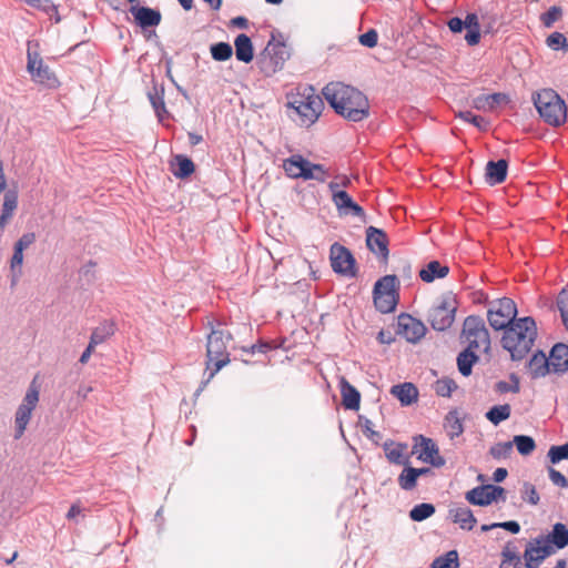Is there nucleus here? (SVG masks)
Instances as JSON below:
<instances>
[{
	"label": "nucleus",
	"mask_w": 568,
	"mask_h": 568,
	"mask_svg": "<svg viewBox=\"0 0 568 568\" xmlns=\"http://www.w3.org/2000/svg\"><path fill=\"white\" fill-rule=\"evenodd\" d=\"M115 332L114 324L111 322H103L95 327L91 334L90 341L92 344L99 345L110 338Z\"/></svg>",
	"instance_id": "37"
},
{
	"label": "nucleus",
	"mask_w": 568,
	"mask_h": 568,
	"mask_svg": "<svg viewBox=\"0 0 568 568\" xmlns=\"http://www.w3.org/2000/svg\"><path fill=\"white\" fill-rule=\"evenodd\" d=\"M448 518L463 530H471L477 524V519L468 507L455 506L449 508Z\"/></svg>",
	"instance_id": "22"
},
{
	"label": "nucleus",
	"mask_w": 568,
	"mask_h": 568,
	"mask_svg": "<svg viewBox=\"0 0 568 568\" xmlns=\"http://www.w3.org/2000/svg\"><path fill=\"white\" fill-rule=\"evenodd\" d=\"M499 498L505 499V489L500 486H479L466 493V500L478 506H488Z\"/></svg>",
	"instance_id": "18"
},
{
	"label": "nucleus",
	"mask_w": 568,
	"mask_h": 568,
	"mask_svg": "<svg viewBox=\"0 0 568 568\" xmlns=\"http://www.w3.org/2000/svg\"><path fill=\"white\" fill-rule=\"evenodd\" d=\"M460 341L470 349L487 352L490 347L489 332L484 320L477 315L467 316L463 323Z\"/></svg>",
	"instance_id": "7"
},
{
	"label": "nucleus",
	"mask_w": 568,
	"mask_h": 568,
	"mask_svg": "<svg viewBox=\"0 0 568 568\" xmlns=\"http://www.w3.org/2000/svg\"><path fill=\"white\" fill-rule=\"evenodd\" d=\"M476 349L466 348L457 357L458 369L462 375L468 376L471 373L473 365L477 362Z\"/></svg>",
	"instance_id": "36"
},
{
	"label": "nucleus",
	"mask_w": 568,
	"mask_h": 568,
	"mask_svg": "<svg viewBox=\"0 0 568 568\" xmlns=\"http://www.w3.org/2000/svg\"><path fill=\"white\" fill-rule=\"evenodd\" d=\"M444 428L450 439L459 437L464 433L463 420L457 410H450L445 416Z\"/></svg>",
	"instance_id": "34"
},
{
	"label": "nucleus",
	"mask_w": 568,
	"mask_h": 568,
	"mask_svg": "<svg viewBox=\"0 0 568 568\" xmlns=\"http://www.w3.org/2000/svg\"><path fill=\"white\" fill-rule=\"evenodd\" d=\"M417 473L414 467H405L397 478L398 486L403 490H413L417 486Z\"/></svg>",
	"instance_id": "38"
},
{
	"label": "nucleus",
	"mask_w": 568,
	"mask_h": 568,
	"mask_svg": "<svg viewBox=\"0 0 568 568\" xmlns=\"http://www.w3.org/2000/svg\"><path fill=\"white\" fill-rule=\"evenodd\" d=\"M456 301L452 295L444 296L428 313V322L436 331H445L455 320Z\"/></svg>",
	"instance_id": "12"
},
{
	"label": "nucleus",
	"mask_w": 568,
	"mask_h": 568,
	"mask_svg": "<svg viewBox=\"0 0 568 568\" xmlns=\"http://www.w3.org/2000/svg\"><path fill=\"white\" fill-rule=\"evenodd\" d=\"M562 10L558 6H552L547 12L541 14V22L545 27L550 28L556 21L561 18Z\"/></svg>",
	"instance_id": "49"
},
{
	"label": "nucleus",
	"mask_w": 568,
	"mask_h": 568,
	"mask_svg": "<svg viewBox=\"0 0 568 568\" xmlns=\"http://www.w3.org/2000/svg\"><path fill=\"white\" fill-rule=\"evenodd\" d=\"M449 272V267L442 265L438 261L429 262L419 272V277L426 283L433 282L435 278H444Z\"/></svg>",
	"instance_id": "33"
},
{
	"label": "nucleus",
	"mask_w": 568,
	"mask_h": 568,
	"mask_svg": "<svg viewBox=\"0 0 568 568\" xmlns=\"http://www.w3.org/2000/svg\"><path fill=\"white\" fill-rule=\"evenodd\" d=\"M548 473H549L550 480L556 486H559V487H567L568 486L567 478L560 471L556 470L555 468H549Z\"/></svg>",
	"instance_id": "57"
},
{
	"label": "nucleus",
	"mask_w": 568,
	"mask_h": 568,
	"mask_svg": "<svg viewBox=\"0 0 568 568\" xmlns=\"http://www.w3.org/2000/svg\"><path fill=\"white\" fill-rule=\"evenodd\" d=\"M130 12L135 22L143 29L159 26L162 19L159 10L139 4L132 6Z\"/></svg>",
	"instance_id": "21"
},
{
	"label": "nucleus",
	"mask_w": 568,
	"mask_h": 568,
	"mask_svg": "<svg viewBox=\"0 0 568 568\" xmlns=\"http://www.w3.org/2000/svg\"><path fill=\"white\" fill-rule=\"evenodd\" d=\"M417 459L423 463L430 464L434 467H442L445 465V459L439 455V449L436 443L428 437L418 435L414 437L413 452Z\"/></svg>",
	"instance_id": "14"
},
{
	"label": "nucleus",
	"mask_w": 568,
	"mask_h": 568,
	"mask_svg": "<svg viewBox=\"0 0 568 568\" xmlns=\"http://www.w3.org/2000/svg\"><path fill=\"white\" fill-rule=\"evenodd\" d=\"M322 97L312 85L297 88L288 105L298 114L301 124L310 126L318 120L324 110Z\"/></svg>",
	"instance_id": "4"
},
{
	"label": "nucleus",
	"mask_w": 568,
	"mask_h": 568,
	"mask_svg": "<svg viewBox=\"0 0 568 568\" xmlns=\"http://www.w3.org/2000/svg\"><path fill=\"white\" fill-rule=\"evenodd\" d=\"M508 163L501 159L497 162L489 161L486 165V181L490 185L500 184L506 180Z\"/></svg>",
	"instance_id": "27"
},
{
	"label": "nucleus",
	"mask_w": 568,
	"mask_h": 568,
	"mask_svg": "<svg viewBox=\"0 0 568 568\" xmlns=\"http://www.w3.org/2000/svg\"><path fill=\"white\" fill-rule=\"evenodd\" d=\"M172 166V173L179 179L190 176L195 170L193 161L184 155H176Z\"/></svg>",
	"instance_id": "35"
},
{
	"label": "nucleus",
	"mask_w": 568,
	"mask_h": 568,
	"mask_svg": "<svg viewBox=\"0 0 568 568\" xmlns=\"http://www.w3.org/2000/svg\"><path fill=\"white\" fill-rule=\"evenodd\" d=\"M211 54L215 61H226L232 57L233 49L227 42H219L211 45Z\"/></svg>",
	"instance_id": "44"
},
{
	"label": "nucleus",
	"mask_w": 568,
	"mask_h": 568,
	"mask_svg": "<svg viewBox=\"0 0 568 568\" xmlns=\"http://www.w3.org/2000/svg\"><path fill=\"white\" fill-rule=\"evenodd\" d=\"M231 24L236 28L245 29L248 26V21L245 17H235L231 20Z\"/></svg>",
	"instance_id": "64"
},
{
	"label": "nucleus",
	"mask_w": 568,
	"mask_h": 568,
	"mask_svg": "<svg viewBox=\"0 0 568 568\" xmlns=\"http://www.w3.org/2000/svg\"><path fill=\"white\" fill-rule=\"evenodd\" d=\"M82 513V509L78 503L72 504L69 511L67 513L68 519H74L77 516H79Z\"/></svg>",
	"instance_id": "63"
},
{
	"label": "nucleus",
	"mask_w": 568,
	"mask_h": 568,
	"mask_svg": "<svg viewBox=\"0 0 568 568\" xmlns=\"http://www.w3.org/2000/svg\"><path fill=\"white\" fill-rule=\"evenodd\" d=\"M519 454L527 456L536 449V443L532 437L526 435H516L514 442Z\"/></svg>",
	"instance_id": "43"
},
{
	"label": "nucleus",
	"mask_w": 568,
	"mask_h": 568,
	"mask_svg": "<svg viewBox=\"0 0 568 568\" xmlns=\"http://www.w3.org/2000/svg\"><path fill=\"white\" fill-rule=\"evenodd\" d=\"M378 34L374 29L359 36L358 41L362 45L367 48H374L377 44Z\"/></svg>",
	"instance_id": "55"
},
{
	"label": "nucleus",
	"mask_w": 568,
	"mask_h": 568,
	"mask_svg": "<svg viewBox=\"0 0 568 568\" xmlns=\"http://www.w3.org/2000/svg\"><path fill=\"white\" fill-rule=\"evenodd\" d=\"M511 449H513L511 442L499 443L490 448V454L494 458L499 459L501 457H507L511 453Z\"/></svg>",
	"instance_id": "54"
},
{
	"label": "nucleus",
	"mask_w": 568,
	"mask_h": 568,
	"mask_svg": "<svg viewBox=\"0 0 568 568\" xmlns=\"http://www.w3.org/2000/svg\"><path fill=\"white\" fill-rule=\"evenodd\" d=\"M366 245L383 262H387L389 255L388 237L383 230L368 226L366 229Z\"/></svg>",
	"instance_id": "19"
},
{
	"label": "nucleus",
	"mask_w": 568,
	"mask_h": 568,
	"mask_svg": "<svg viewBox=\"0 0 568 568\" xmlns=\"http://www.w3.org/2000/svg\"><path fill=\"white\" fill-rule=\"evenodd\" d=\"M27 59V70L34 83L47 89L60 87V81L55 73L44 63L39 52L32 50L30 44L28 45Z\"/></svg>",
	"instance_id": "10"
},
{
	"label": "nucleus",
	"mask_w": 568,
	"mask_h": 568,
	"mask_svg": "<svg viewBox=\"0 0 568 568\" xmlns=\"http://www.w3.org/2000/svg\"><path fill=\"white\" fill-rule=\"evenodd\" d=\"M310 161L304 159L300 154L292 155L291 158L283 161V169L287 176L292 179H303L306 176V168H308Z\"/></svg>",
	"instance_id": "25"
},
{
	"label": "nucleus",
	"mask_w": 568,
	"mask_h": 568,
	"mask_svg": "<svg viewBox=\"0 0 568 568\" xmlns=\"http://www.w3.org/2000/svg\"><path fill=\"white\" fill-rule=\"evenodd\" d=\"M549 364L552 373H564L568 369V346L556 344L549 354Z\"/></svg>",
	"instance_id": "26"
},
{
	"label": "nucleus",
	"mask_w": 568,
	"mask_h": 568,
	"mask_svg": "<svg viewBox=\"0 0 568 568\" xmlns=\"http://www.w3.org/2000/svg\"><path fill=\"white\" fill-rule=\"evenodd\" d=\"M396 333L407 342L417 343L425 336L426 326L422 321L403 313L397 317Z\"/></svg>",
	"instance_id": "17"
},
{
	"label": "nucleus",
	"mask_w": 568,
	"mask_h": 568,
	"mask_svg": "<svg viewBox=\"0 0 568 568\" xmlns=\"http://www.w3.org/2000/svg\"><path fill=\"white\" fill-rule=\"evenodd\" d=\"M339 390L343 406L346 409L357 410L361 404V394L345 377L339 379Z\"/></svg>",
	"instance_id": "24"
},
{
	"label": "nucleus",
	"mask_w": 568,
	"mask_h": 568,
	"mask_svg": "<svg viewBox=\"0 0 568 568\" xmlns=\"http://www.w3.org/2000/svg\"><path fill=\"white\" fill-rule=\"evenodd\" d=\"M211 333L206 342L205 372H209L206 382H210L224 366L230 363V353L227 343L232 339V334L224 329H215L213 323L209 322Z\"/></svg>",
	"instance_id": "3"
},
{
	"label": "nucleus",
	"mask_w": 568,
	"mask_h": 568,
	"mask_svg": "<svg viewBox=\"0 0 568 568\" xmlns=\"http://www.w3.org/2000/svg\"><path fill=\"white\" fill-rule=\"evenodd\" d=\"M430 568H459L458 552L449 550L445 555L436 558Z\"/></svg>",
	"instance_id": "40"
},
{
	"label": "nucleus",
	"mask_w": 568,
	"mask_h": 568,
	"mask_svg": "<svg viewBox=\"0 0 568 568\" xmlns=\"http://www.w3.org/2000/svg\"><path fill=\"white\" fill-rule=\"evenodd\" d=\"M434 388H435V392L437 395L443 396V397H449L452 395L453 390H455L457 388V385L450 378H442L435 383Z\"/></svg>",
	"instance_id": "47"
},
{
	"label": "nucleus",
	"mask_w": 568,
	"mask_h": 568,
	"mask_svg": "<svg viewBox=\"0 0 568 568\" xmlns=\"http://www.w3.org/2000/svg\"><path fill=\"white\" fill-rule=\"evenodd\" d=\"M40 398V385L37 377L32 379L29 388L22 399V403L17 408L14 414V438L19 439L23 436L29 422L31 420L32 413L38 406Z\"/></svg>",
	"instance_id": "9"
},
{
	"label": "nucleus",
	"mask_w": 568,
	"mask_h": 568,
	"mask_svg": "<svg viewBox=\"0 0 568 568\" xmlns=\"http://www.w3.org/2000/svg\"><path fill=\"white\" fill-rule=\"evenodd\" d=\"M534 104L540 118L552 126H559L566 122L567 108L565 101L551 89H544L534 97Z\"/></svg>",
	"instance_id": "5"
},
{
	"label": "nucleus",
	"mask_w": 568,
	"mask_h": 568,
	"mask_svg": "<svg viewBox=\"0 0 568 568\" xmlns=\"http://www.w3.org/2000/svg\"><path fill=\"white\" fill-rule=\"evenodd\" d=\"M511 414V407L509 404L493 406L487 413L486 418L494 425L508 419Z\"/></svg>",
	"instance_id": "39"
},
{
	"label": "nucleus",
	"mask_w": 568,
	"mask_h": 568,
	"mask_svg": "<svg viewBox=\"0 0 568 568\" xmlns=\"http://www.w3.org/2000/svg\"><path fill=\"white\" fill-rule=\"evenodd\" d=\"M554 554L555 547L539 536L526 545L524 551L525 566L526 568H538L547 557Z\"/></svg>",
	"instance_id": "16"
},
{
	"label": "nucleus",
	"mask_w": 568,
	"mask_h": 568,
	"mask_svg": "<svg viewBox=\"0 0 568 568\" xmlns=\"http://www.w3.org/2000/svg\"><path fill=\"white\" fill-rule=\"evenodd\" d=\"M306 176L305 180H315L317 182H325L328 178V172L322 164H315L310 162L308 168H306Z\"/></svg>",
	"instance_id": "45"
},
{
	"label": "nucleus",
	"mask_w": 568,
	"mask_h": 568,
	"mask_svg": "<svg viewBox=\"0 0 568 568\" xmlns=\"http://www.w3.org/2000/svg\"><path fill=\"white\" fill-rule=\"evenodd\" d=\"M322 95L334 112L349 122H362L371 114L368 98L357 88L333 81L322 89Z\"/></svg>",
	"instance_id": "1"
},
{
	"label": "nucleus",
	"mask_w": 568,
	"mask_h": 568,
	"mask_svg": "<svg viewBox=\"0 0 568 568\" xmlns=\"http://www.w3.org/2000/svg\"><path fill=\"white\" fill-rule=\"evenodd\" d=\"M399 282L396 275H385L379 278L373 291L375 307L386 314L395 310L398 301Z\"/></svg>",
	"instance_id": "8"
},
{
	"label": "nucleus",
	"mask_w": 568,
	"mask_h": 568,
	"mask_svg": "<svg viewBox=\"0 0 568 568\" xmlns=\"http://www.w3.org/2000/svg\"><path fill=\"white\" fill-rule=\"evenodd\" d=\"M528 372L532 378L544 377L551 373L549 358L542 352L535 353L528 362Z\"/></svg>",
	"instance_id": "28"
},
{
	"label": "nucleus",
	"mask_w": 568,
	"mask_h": 568,
	"mask_svg": "<svg viewBox=\"0 0 568 568\" xmlns=\"http://www.w3.org/2000/svg\"><path fill=\"white\" fill-rule=\"evenodd\" d=\"M329 260L335 273L353 277L356 275L355 258L345 246L334 243L329 250Z\"/></svg>",
	"instance_id": "15"
},
{
	"label": "nucleus",
	"mask_w": 568,
	"mask_h": 568,
	"mask_svg": "<svg viewBox=\"0 0 568 568\" xmlns=\"http://www.w3.org/2000/svg\"><path fill=\"white\" fill-rule=\"evenodd\" d=\"M496 386H497V390H499L500 393H506V392L518 393L519 392L518 384H516L514 387H511L506 382H499V383H497Z\"/></svg>",
	"instance_id": "61"
},
{
	"label": "nucleus",
	"mask_w": 568,
	"mask_h": 568,
	"mask_svg": "<svg viewBox=\"0 0 568 568\" xmlns=\"http://www.w3.org/2000/svg\"><path fill=\"white\" fill-rule=\"evenodd\" d=\"M548 457L552 464L568 458V443L561 446H551L548 450Z\"/></svg>",
	"instance_id": "50"
},
{
	"label": "nucleus",
	"mask_w": 568,
	"mask_h": 568,
	"mask_svg": "<svg viewBox=\"0 0 568 568\" xmlns=\"http://www.w3.org/2000/svg\"><path fill=\"white\" fill-rule=\"evenodd\" d=\"M516 303L508 297H501L489 303L487 310V320L495 331L505 329L517 321Z\"/></svg>",
	"instance_id": "11"
},
{
	"label": "nucleus",
	"mask_w": 568,
	"mask_h": 568,
	"mask_svg": "<svg viewBox=\"0 0 568 568\" xmlns=\"http://www.w3.org/2000/svg\"><path fill=\"white\" fill-rule=\"evenodd\" d=\"M525 494L527 495V501L531 505H537L539 503V495L535 488V486L530 484L525 485Z\"/></svg>",
	"instance_id": "59"
},
{
	"label": "nucleus",
	"mask_w": 568,
	"mask_h": 568,
	"mask_svg": "<svg viewBox=\"0 0 568 568\" xmlns=\"http://www.w3.org/2000/svg\"><path fill=\"white\" fill-rule=\"evenodd\" d=\"M387 459L394 464H404L403 455L405 446L400 444H385L384 446Z\"/></svg>",
	"instance_id": "46"
},
{
	"label": "nucleus",
	"mask_w": 568,
	"mask_h": 568,
	"mask_svg": "<svg viewBox=\"0 0 568 568\" xmlns=\"http://www.w3.org/2000/svg\"><path fill=\"white\" fill-rule=\"evenodd\" d=\"M458 116L462 120L474 124L475 126H477L480 130L487 129L488 123L486 122V120L483 116L473 114L470 111L459 112Z\"/></svg>",
	"instance_id": "51"
},
{
	"label": "nucleus",
	"mask_w": 568,
	"mask_h": 568,
	"mask_svg": "<svg viewBox=\"0 0 568 568\" xmlns=\"http://www.w3.org/2000/svg\"><path fill=\"white\" fill-rule=\"evenodd\" d=\"M504 331L503 347L510 353L513 361H520L531 351L537 337L536 322L530 316L517 318Z\"/></svg>",
	"instance_id": "2"
},
{
	"label": "nucleus",
	"mask_w": 568,
	"mask_h": 568,
	"mask_svg": "<svg viewBox=\"0 0 568 568\" xmlns=\"http://www.w3.org/2000/svg\"><path fill=\"white\" fill-rule=\"evenodd\" d=\"M36 8L45 11L51 18L54 17L55 22H60L58 8L53 2H31Z\"/></svg>",
	"instance_id": "56"
},
{
	"label": "nucleus",
	"mask_w": 568,
	"mask_h": 568,
	"mask_svg": "<svg viewBox=\"0 0 568 568\" xmlns=\"http://www.w3.org/2000/svg\"><path fill=\"white\" fill-rule=\"evenodd\" d=\"M447 26L454 33H460L466 29L465 40L468 45L475 47L480 42V23L476 13H467L464 20L458 17L450 18Z\"/></svg>",
	"instance_id": "13"
},
{
	"label": "nucleus",
	"mask_w": 568,
	"mask_h": 568,
	"mask_svg": "<svg viewBox=\"0 0 568 568\" xmlns=\"http://www.w3.org/2000/svg\"><path fill=\"white\" fill-rule=\"evenodd\" d=\"M95 344H92V342L90 341L89 342V345L88 347L85 348V351L82 353L81 357H80V363L81 364H87L91 354L93 353L94 348H95Z\"/></svg>",
	"instance_id": "62"
},
{
	"label": "nucleus",
	"mask_w": 568,
	"mask_h": 568,
	"mask_svg": "<svg viewBox=\"0 0 568 568\" xmlns=\"http://www.w3.org/2000/svg\"><path fill=\"white\" fill-rule=\"evenodd\" d=\"M235 57L239 61L250 63L254 58L253 43L248 36L241 33L234 40Z\"/></svg>",
	"instance_id": "29"
},
{
	"label": "nucleus",
	"mask_w": 568,
	"mask_h": 568,
	"mask_svg": "<svg viewBox=\"0 0 568 568\" xmlns=\"http://www.w3.org/2000/svg\"><path fill=\"white\" fill-rule=\"evenodd\" d=\"M351 179L346 175H339L336 176L334 181L328 183V190L331 191L332 195L336 192H345L342 190L343 187H348L351 185Z\"/></svg>",
	"instance_id": "53"
},
{
	"label": "nucleus",
	"mask_w": 568,
	"mask_h": 568,
	"mask_svg": "<svg viewBox=\"0 0 568 568\" xmlns=\"http://www.w3.org/2000/svg\"><path fill=\"white\" fill-rule=\"evenodd\" d=\"M288 58L290 52L286 44L282 41H276L275 37L272 36L264 50L260 53L256 64L265 77H272L283 69Z\"/></svg>",
	"instance_id": "6"
},
{
	"label": "nucleus",
	"mask_w": 568,
	"mask_h": 568,
	"mask_svg": "<svg viewBox=\"0 0 568 568\" xmlns=\"http://www.w3.org/2000/svg\"><path fill=\"white\" fill-rule=\"evenodd\" d=\"M509 97L505 93L481 94L473 100V106L479 111L490 112L501 103H508Z\"/></svg>",
	"instance_id": "23"
},
{
	"label": "nucleus",
	"mask_w": 568,
	"mask_h": 568,
	"mask_svg": "<svg viewBox=\"0 0 568 568\" xmlns=\"http://www.w3.org/2000/svg\"><path fill=\"white\" fill-rule=\"evenodd\" d=\"M390 393L397 397L404 406L416 402L418 397V390L412 383L395 385L392 387Z\"/></svg>",
	"instance_id": "32"
},
{
	"label": "nucleus",
	"mask_w": 568,
	"mask_h": 568,
	"mask_svg": "<svg viewBox=\"0 0 568 568\" xmlns=\"http://www.w3.org/2000/svg\"><path fill=\"white\" fill-rule=\"evenodd\" d=\"M332 202L342 215L352 214L361 219L366 216L363 207L354 202L347 192H336L332 195Z\"/></svg>",
	"instance_id": "20"
},
{
	"label": "nucleus",
	"mask_w": 568,
	"mask_h": 568,
	"mask_svg": "<svg viewBox=\"0 0 568 568\" xmlns=\"http://www.w3.org/2000/svg\"><path fill=\"white\" fill-rule=\"evenodd\" d=\"M498 528H504L508 531H510L511 534H518L519 530H520V526L517 521H504V523H498Z\"/></svg>",
	"instance_id": "60"
},
{
	"label": "nucleus",
	"mask_w": 568,
	"mask_h": 568,
	"mask_svg": "<svg viewBox=\"0 0 568 568\" xmlns=\"http://www.w3.org/2000/svg\"><path fill=\"white\" fill-rule=\"evenodd\" d=\"M547 45L552 50L564 49L568 51V41L567 38L560 32H552L546 39Z\"/></svg>",
	"instance_id": "48"
},
{
	"label": "nucleus",
	"mask_w": 568,
	"mask_h": 568,
	"mask_svg": "<svg viewBox=\"0 0 568 568\" xmlns=\"http://www.w3.org/2000/svg\"><path fill=\"white\" fill-rule=\"evenodd\" d=\"M36 241V234L32 233V232H29V233H26L23 234L17 242L14 245L26 250L27 247H29L31 244H33Z\"/></svg>",
	"instance_id": "58"
},
{
	"label": "nucleus",
	"mask_w": 568,
	"mask_h": 568,
	"mask_svg": "<svg viewBox=\"0 0 568 568\" xmlns=\"http://www.w3.org/2000/svg\"><path fill=\"white\" fill-rule=\"evenodd\" d=\"M435 514V507L432 504L423 503L416 505L410 511L409 517L414 521H423Z\"/></svg>",
	"instance_id": "42"
},
{
	"label": "nucleus",
	"mask_w": 568,
	"mask_h": 568,
	"mask_svg": "<svg viewBox=\"0 0 568 568\" xmlns=\"http://www.w3.org/2000/svg\"><path fill=\"white\" fill-rule=\"evenodd\" d=\"M540 537L555 547L556 551L557 549H562L568 545V528L566 525L557 523L548 535Z\"/></svg>",
	"instance_id": "31"
},
{
	"label": "nucleus",
	"mask_w": 568,
	"mask_h": 568,
	"mask_svg": "<svg viewBox=\"0 0 568 568\" xmlns=\"http://www.w3.org/2000/svg\"><path fill=\"white\" fill-rule=\"evenodd\" d=\"M18 207V194L16 191H9L4 194L2 212L0 215V234L3 232L7 224L13 217L14 211Z\"/></svg>",
	"instance_id": "30"
},
{
	"label": "nucleus",
	"mask_w": 568,
	"mask_h": 568,
	"mask_svg": "<svg viewBox=\"0 0 568 568\" xmlns=\"http://www.w3.org/2000/svg\"><path fill=\"white\" fill-rule=\"evenodd\" d=\"M23 248L14 245L13 255L10 261V270L12 272V285H14L20 275H21V266L23 263Z\"/></svg>",
	"instance_id": "41"
},
{
	"label": "nucleus",
	"mask_w": 568,
	"mask_h": 568,
	"mask_svg": "<svg viewBox=\"0 0 568 568\" xmlns=\"http://www.w3.org/2000/svg\"><path fill=\"white\" fill-rule=\"evenodd\" d=\"M501 561L521 562V558L515 545L508 542L501 551Z\"/></svg>",
	"instance_id": "52"
}]
</instances>
